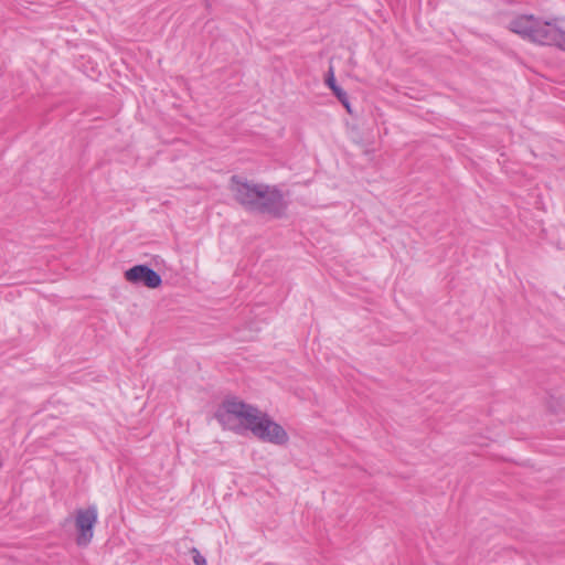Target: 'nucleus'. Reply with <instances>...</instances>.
<instances>
[{"instance_id": "obj_2", "label": "nucleus", "mask_w": 565, "mask_h": 565, "mask_svg": "<svg viewBox=\"0 0 565 565\" xmlns=\"http://www.w3.org/2000/svg\"><path fill=\"white\" fill-rule=\"evenodd\" d=\"M228 190L235 202L248 213L267 215L275 220L287 214L289 202L276 185L256 183L234 174L230 178Z\"/></svg>"}, {"instance_id": "obj_4", "label": "nucleus", "mask_w": 565, "mask_h": 565, "mask_svg": "<svg viewBox=\"0 0 565 565\" xmlns=\"http://www.w3.org/2000/svg\"><path fill=\"white\" fill-rule=\"evenodd\" d=\"M97 516V509L94 505L76 511L75 525L77 529L76 543L78 546H86L90 543Z\"/></svg>"}, {"instance_id": "obj_1", "label": "nucleus", "mask_w": 565, "mask_h": 565, "mask_svg": "<svg viewBox=\"0 0 565 565\" xmlns=\"http://www.w3.org/2000/svg\"><path fill=\"white\" fill-rule=\"evenodd\" d=\"M215 418L226 429L237 434L249 430L262 441L282 446L289 440L285 428L266 413L237 398H226L215 412Z\"/></svg>"}, {"instance_id": "obj_5", "label": "nucleus", "mask_w": 565, "mask_h": 565, "mask_svg": "<svg viewBox=\"0 0 565 565\" xmlns=\"http://www.w3.org/2000/svg\"><path fill=\"white\" fill-rule=\"evenodd\" d=\"M124 277L132 285L143 286L149 289H156L162 285L161 276L150 266L145 264L130 267L124 273Z\"/></svg>"}, {"instance_id": "obj_7", "label": "nucleus", "mask_w": 565, "mask_h": 565, "mask_svg": "<svg viewBox=\"0 0 565 565\" xmlns=\"http://www.w3.org/2000/svg\"><path fill=\"white\" fill-rule=\"evenodd\" d=\"M326 84L332 90L338 100L342 104L349 114H352L351 103L349 96L344 89H342L335 82L333 70L330 68L326 77Z\"/></svg>"}, {"instance_id": "obj_6", "label": "nucleus", "mask_w": 565, "mask_h": 565, "mask_svg": "<svg viewBox=\"0 0 565 565\" xmlns=\"http://www.w3.org/2000/svg\"><path fill=\"white\" fill-rule=\"evenodd\" d=\"M536 20L537 18L531 14L518 15L509 22V30L531 41Z\"/></svg>"}, {"instance_id": "obj_3", "label": "nucleus", "mask_w": 565, "mask_h": 565, "mask_svg": "<svg viewBox=\"0 0 565 565\" xmlns=\"http://www.w3.org/2000/svg\"><path fill=\"white\" fill-rule=\"evenodd\" d=\"M531 41L565 50V22L559 19L546 21L537 18Z\"/></svg>"}, {"instance_id": "obj_8", "label": "nucleus", "mask_w": 565, "mask_h": 565, "mask_svg": "<svg viewBox=\"0 0 565 565\" xmlns=\"http://www.w3.org/2000/svg\"><path fill=\"white\" fill-rule=\"evenodd\" d=\"M191 554L193 555V562L195 565H207L206 559L196 547L191 548Z\"/></svg>"}]
</instances>
